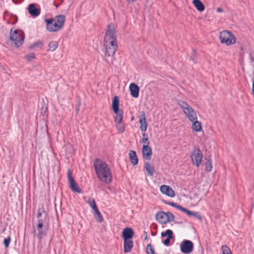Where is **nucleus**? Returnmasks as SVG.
Returning <instances> with one entry per match:
<instances>
[{"mask_svg": "<svg viewBox=\"0 0 254 254\" xmlns=\"http://www.w3.org/2000/svg\"><path fill=\"white\" fill-rule=\"evenodd\" d=\"M94 217L96 220L99 222H102L103 221V218L99 211L98 208L94 210Z\"/></svg>", "mask_w": 254, "mask_h": 254, "instance_id": "nucleus-29", "label": "nucleus"}, {"mask_svg": "<svg viewBox=\"0 0 254 254\" xmlns=\"http://www.w3.org/2000/svg\"><path fill=\"white\" fill-rule=\"evenodd\" d=\"M192 3L198 11L202 12L204 10V5L200 0H193Z\"/></svg>", "mask_w": 254, "mask_h": 254, "instance_id": "nucleus-24", "label": "nucleus"}, {"mask_svg": "<svg viewBox=\"0 0 254 254\" xmlns=\"http://www.w3.org/2000/svg\"><path fill=\"white\" fill-rule=\"evenodd\" d=\"M128 3L132 2L135 1L136 0H127Z\"/></svg>", "mask_w": 254, "mask_h": 254, "instance_id": "nucleus-47", "label": "nucleus"}, {"mask_svg": "<svg viewBox=\"0 0 254 254\" xmlns=\"http://www.w3.org/2000/svg\"><path fill=\"white\" fill-rule=\"evenodd\" d=\"M42 212L45 213V216L46 215V213L45 211L44 210H42V211H41L40 209H38V215H37V218H38V219H42V218H40L42 216Z\"/></svg>", "mask_w": 254, "mask_h": 254, "instance_id": "nucleus-41", "label": "nucleus"}, {"mask_svg": "<svg viewBox=\"0 0 254 254\" xmlns=\"http://www.w3.org/2000/svg\"><path fill=\"white\" fill-rule=\"evenodd\" d=\"M166 203L168 204L173 207H174L180 210H181V209L182 207L181 205H178V204L174 203L173 202H166Z\"/></svg>", "mask_w": 254, "mask_h": 254, "instance_id": "nucleus-39", "label": "nucleus"}, {"mask_svg": "<svg viewBox=\"0 0 254 254\" xmlns=\"http://www.w3.org/2000/svg\"><path fill=\"white\" fill-rule=\"evenodd\" d=\"M177 103L182 109L190 121H193L197 119V117L195 111L187 103L181 100H178Z\"/></svg>", "mask_w": 254, "mask_h": 254, "instance_id": "nucleus-4", "label": "nucleus"}, {"mask_svg": "<svg viewBox=\"0 0 254 254\" xmlns=\"http://www.w3.org/2000/svg\"><path fill=\"white\" fill-rule=\"evenodd\" d=\"M117 35L114 24H110L108 26L105 33L104 42H113L117 43Z\"/></svg>", "mask_w": 254, "mask_h": 254, "instance_id": "nucleus-7", "label": "nucleus"}, {"mask_svg": "<svg viewBox=\"0 0 254 254\" xmlns=\"http://www.w3.org/2000/svg\"><path fill=\"white\" fill-rule=\"evenodd\" d=\"M156 220L160 224H167L166 213L163 211H159L155 215Z\"/></svg>", "mask_w": 254, "mask_h": 254, "instance_id": "nucleus-18", "label": "nucleus"}, {"mask_svg": "<svg viewBox=\"0 0 254 254\" xmlns=\"http://www.w3.org/2000/svg\"><path fill=\"white\" fill-rule=\"evenodd\" d=\"M160 190L162 193L168 196L173 197L175 196V191L169 186L162 185L160 187Z\"/></svg>", "mask_w": 254, "mask_h": 254, "instance_id": "nucleus-13", "label": "nucleus"}, {"mask_svg": "<svg viewBox=\"0 0 254 254\" xmlns=\"http://www.w3.org/2000/svg\"><path fill=\"white\" fill-rule=\"evenodd\" d=\"M217 11L218 12H222L223 11V10L222 8H220V7H218L217 8Z\"/></svg>", "mask_w": 254, "mask_h": 254, "instance_id": "nucleus-45", "label": "nucleus"}, {"mask_svg": "<svg viewBox=\"0 0 254 254\" xmlns=\"http://www.w3.org/2000/svg\"><path fill=\"white\" fill-rule=\"evenodd\" d=\"M25 58L28 61H30L35 58V54L33 53H31L26 55Z\"/></svg>", "mask_w": 254, "mask_h": 254, "instance_id": "nucleus-36", "label": "nucleus"}, {"mask_svg": "<svg viewBox=\"0 0 254 254\" xmlns=\"http://www.w3.org/2000/svg\"><path fill=\"white\" fill-rule=\"evenodd\" d=\"M59 43L57 41H52L49 42L48 45V51L54 52L58 47Z\"/></svg>", "mask_w": 254, "mask_h": 254, "instance_id": "nucleus-27", "label": "nucleus"}, {"mask_svg": "<svg viewBox=\"0 0 254 254\" xmlns=\"http://www.w3.org/2000/svg\"><path fill=\"white\" fill-rule=\"evenodd\" d=\"M87 202L93 210L98 208L94 198H89Z\"/></svg>", "mask_w": 254, "mask_h": 254, "instance_id": "nucleus-30", "label": "nucleus"}, {"mask_svg": "<svg viewBox=\"0 0 254 254\" xmlns=\"http://www.w3.org/2000/svg\"><path fill=\"white\" fill-rule=\"evenodd\" d=\"M142 138L140 140L141 143H143L144 144H147V143L149 142L148 141V137H147V135L144 133L142 134Z\"/></svg>", "mask_w": 254, "mask_h": 254, "instance_id": "nucleus-35", "label": "nucleus"}, {"mask_svg": "<svg viewBox=\"0 0 254 254\" xmlns=\"http://www.w3.org/2000/svg\"><path fill=\"white\" fill-rule=\"evenodd\" d=\"M191 216H193L194 217H196V218H197L200 220H201V219H202V217H201V215L198 212H193Z\"/></svg>", "mask_w": 254, "mask_h": 254, "instance_id": "nucleus-42", "label": "nucleus"}, {"mask_svg": "<svg viewBox=\"0 0 254 254\" xmlns=\"http://www.w3.org/2000/svg\"><path fill=\"white\" fill-rule=\"evenodd\" d=\"M139 124L140 125V129L143 131L146 130L147 124L146 122V118L144 112H142L141 115L139 117Z\"/></svg>", "mask_w": 254, "mask_h": 254, "instance_id": "nucleus-19", "label": "nucleus"}, {"mask_svg": "<svg viewBox=\"0 0 254 254\" xmlns=\"http://www.w3.org/2000/svg\"><path fill=\"white\" fill-rule=\"evenodd\" d=\"M10 241L11 237L10 236H8L4 239L3 244L5 248H7L9 247Z\"/></svg>", "mask_w": 254, "mask_h": 254, "instance_id": "nucleus-37", "label": "nucleus"}, {"mask_svg": "<svg viewBox=\"0 0 254 254\" xmlns=\"http://www.w3.org/2000/svg\"><path fill=\"white\" fill-rule=\"evenodd\" d=\"M112 109L114 113H117L119 110V99L117 96H115L112 101Z\"/></svg>", "mask_w": 254, "mask_h": 254, "instance_id": "nucleus-22", "label": "nucleus"}, {"mask_svg": "<svg viewBox=\"0 0 254 254\" xmlns=\"http://www.w3.org/2000/svg\"><path fill=\"white\" fill-rule=\"evenodd\" d=\"M192 123L191 129L196 132H200L202 130V124L200 122L197 121V119L193 121H190Z\"/></svg>", "mask_w": 254, "mask_h": 254, "instance_id": "nucleus-20", "label": "nucleus"}, {"mask_svg": "<svg viewBox=\"0 0 254 254\" xmlns=\"http://www.w3.org/2000/svg\"><path fill=\"white\" fill-rule=\"evenodd\" d=\"M205 159L206 160V162L205 164V169L207 172H210L213 168L212 162L210 156L208 158H205Z\"/></svg>", "mask_w": 254, "mask_h": 254, "instance_id": "nucleus-28", "label": "nucleus"}, {"mask_svg": "<svg viewBox=\"0 0 254 254\" xmlns=\"http://www.w3.org/2000/svg\"><path fill=\"white\" fill-rule=\"evenodd\" d=\"M166 213V220H167V223L172 222L174 220L175 217L174 215L170 212H167Z\"/></svg>", "mask_w": 254, "mask_h": 254, "instance_id": "nucleus-32", "label": "nucleus"}, {"mask_svg": "<svg viewBox=\"0 0 254 254\" xmlns=\"http://www.w3.org/2000/svg\"><path fill=\"white\" fill-rule=\"evenodd\" d=\"M98 179L106 184L112 181V175L107 164L100 159H95L93 164Z\"/></svg>", "mask_w": 254, "mask_h": 254, "instance_id": "nucleus-1", "label": "nucleus"}, {"mask_svg": "<svg viewBox=\"0 0 254 254\" xmlns=\"http://www.w3.org/2000/svg\"><path fill=\"white\" fill-rule=\"evenodd\" d=\"M29 13L34 17L38 16L40 15L41 12L40 8L37 7L36 5L34 3H31L28 5L27 8Z\"/></svg>", "mask_w": 254, "mask_h": 254, "instance_id": "nucleus-14", "label": "nucleus"}, {"mask_svg": "<svg viewBox=\"0 0 254 254\" xmlns=\"http://www.w3.org/2000/svg\"><path fill=\"white\" fill-rule=\"evenodd\" d=\"M133 246V241L130 240H124V252L125 253L129 252Z\"/></svg>", "mask_w": 254, "mask_h": 254, "instance_id": "nucleus-21", "label": "nucleus"}, {"mask_svg": "<svg viewBox=\"0 0 254 254\" xmlns=\"http://www.w3.org/2000/svg\"><path fill=\"white\" fill-rule=\"evenodd\" d=\"M219 39L222 44H225L227 46L234 44L236 42L234 35L227 30H224L220 33Z\"/></svg>", "mask_w": 254, "mask_h": 254, "instance_id": "nucleus-6", "label": "nucleus"}, {"mask_svg": "<svg viewBox=\"0 0 254 254\" xmlns=\"http://www.w3.org/2000/svg\"><path fill=\"white\" fill-rule=\"evenodd\" d=\"M130 161L131 163L135 165L138 163V158L135 151L130 150L129 153Z\"/></svg>", "mask_w": 254, "mask_h": 254, "instance_id": "nucleus-23", "label": "nucleus"}, {"mask_svg": "<svg viewBox=\"0 0 254 254\" xmlns=\"http://www.w3.org/2000/svg\"><path fill=\"white\" fill-rule=\"evenodd\" d=\"M193 249V244L190 240H185L180 244V249L182 253L186 254L190 253Z\"/></svg>", "mask_w": 254, "mask_h": 254, "instance_id": "nucleus-11", "label": "nucleus"}, {"mask_svg": "<svg viewBox=\"0 0 254 254\" xmlns=\"http://www.w3.org/2000/svg\"><path fill=\"white\" fill-rule=\"evenodd\" d=\"M190 60L191 61H192L194 64H196L197 62L193 58L190 57Z\"/></svg>", "mask_w": 254, "mask_h": 254, "instance_id": "nucleus-46", "label": "nucleus"}, {"mask_svg": "<svg viewBox=\"0 0 254 254\" xmlns=\"http://www.w3.org/2000/svg\"><path fill=\"white\" fill-rule=\"evenodd\" d=\"M180 210L182 211V212L186 213L189 216H191L192 214V213H193V211H189L183 207H182Z\"/></svg>", "mask_w": 254, "mask_h": 254, "instance_id": "nucleus-40", "label": "nucleus"}, {"mask_svg": "<svg viewBox=\"0 0 254 254\" xmlns=\"http://www.w3.org/2000/svg\"><path fill=\"white\" fill-rule=\"evenodd\" d=\"M67 177L69 183V187L71 190L74 192L78 193H81V189L74 181L73 177L72 176V173L70 170H68L67 171Z\"/></svg>", "mask_w": 254, "mask_h": 254, "instance_id": "nucleus-10", "label": "nucleus"}, {"mask_svg": "<svg viewBox=\"0 0 254 254\" xmlns=\"http://www.w3.org/2000/svg\"><path fill=\"white\" fill-rule=\"evenodd\" d=\"M161 236L162 237L167 236V238L163 241V244L165 246H168L170 244V240L173 239V232L170 229L167 230L164 232H162Z\"/></svg>", "mask_w": 254, "mask_h": 254, "instance_id": "nucleus-15", "label": "nucleus"}, {"mask_svg": "<svg viewBox=\"0 0 254 254\" xmlns=\"http://www.w3.org/2000/svg\"><path fill=\"white\" fill-rule=\"evenodd\" d=\"M143 235L144 236V240H147V232L144 231L143 232Z\"/></svg>", "mask_w": 254, "mask_h": 254, "instance_id": "nucleus-44", "label": "nucleus"}, {"mask_svg": "<svg viewBox=\"0 0 254 254\" xmlns=\"http://www.w3.org/2000/svg\"><path fill=\"white\" fill-rule=\"evenodd\" d=\"M79 110V108H78L77 109H76V112H77V111Z\"/></svg>", "mask_w": 254, "mask_h": 254, "instance_id": "nucleus-48", "label": "nucleus"}, {"mask_svg": "<svg viewBox=\"0 0 254 254\" xmlns=\"http://www.w3.org/2000/svg\"><path fill=\"white\" fill-rule=\"evenodd\" d=\"M146 252L147 254H154V250L152 245L150 244L147 245L146 247Z\"/></svg>", "mask_w": 254, "mask_h": 254, "instance_id": "nucleus-34", "label": "nucleus"}, {"mask_svg": "<svg viewBox=\"0 0 254 254\" xmlns=\"http://www.w3.org/2000/svg\"><path fill=\"white\" fill-rule=\"evenodd\" d=\"M43 45V43L42 42L38 41L37 42L35 43L33 45H31L30 47V48L32 49L35 48V47H42Z\"/></svg>", "mask_w": 254, "mask_h": 254, "instance_id": "nucleus-38", "label": "nucleus"}, {"mask_svg": "<svg viewBox=\"0 0 254 254\" xmlns=\"http://www.w3.org/2000/svg\"><path fill=\"white\" fill-rule=\"evenodd\" d=\"M144 168L150 176H153L155 172L154 167L150 165L149 162H146L144 164Z\"/></svg>", "mask_w": 254, "mask_h": 254, "instance_id": "nucleus-25", "label": "nucleus"}, {"mask_svg": "<svg viewBox=\"0 0 254 254\" xmlns=\"http://www.w3.org/2000/svg\"><path fill=\"white\" fill-rule=\"evenodd\" d=\"M149 142L147 144H144L142 147V153L144 159L150 160L152 155V151L151 147L149 146Z\"/></svg>", "mask_w": 254, "mask_h": 254, "instance_id": "nucleus-12", "label": "nucleus"}, {"mask_svg": "<svg viewBox=\"0 0 254 254\" xmlns=\"http://www.w3.org/2000/svg\"><path fill=\"white\" fill-rule=\"evenodd\" d=\"M133 231L131 228L127 227L123 230L122 235L124 240H127L131 239L133 236Z\"/></svg>", "mask_w": 254, "mask_h": 254, "instance_id": "nucleus-17", "label": "nucleus"}, {"mask_svg": "<svg viewBox=\"0 0 254 254\" xmlns=\"http://www.w3.org/2000/svg\"><path fill=\"white\" fill-rule=\"evenodd\" d=\"M104 47L105 48L104 58L105 61L108 63H113L115 53L118 48L117 43L104 42Z\"/></svg>", "mask_w": 254, "mask_h": 254, "instance_id": "nucleus-3", "label": "nucleus"}, {"mask_svg": "<svg viewBox=\"0 0 254 254\" xmlns=\"http://www.w3.org/2000/svg\"><path fill=\"white\" fill-rule=\"evenodd\" d=\"M24 37V34L22 31L18 30L13 31V28L11 29L9 40L13 43L15 47L18 48L22 45Z\"/></svg>", "mask_w": 254, "mask_h": 254, "instance_id": "nucleus-5", "label": "nucleus"}, {"mask_svg": "<svg viewBox=\"0 0 254 254\" xmlns=\"http://www.w3.org/2000/svg\"><path fill=\"white\" fill-rule=\"evenodd\" d=\"M252 94L254 97V76L252 78Z\"/></svg>", "mask_w": 254, "mask_h": 254, "instance_id": "nucleus-43", "label": "nucleus"}, {"mask_svg": "<svg viewBox=\"0 0 254 254\" xmlns=\"http://www.w3.org/2000/svg\"><path fill=\"white\" fill-rule=\"evenodd\" d=\"M44 219H39L38 224L36 227H33V234L39 241H41L47 234V231L43 229Z\"/></svg>", "mask_w": 254, "mask_h": 254, "instance_id": "nucleus-8", "label": "nucleus"}, {"mask_svg": "<svg viewBox=\"0 0 254 254\" xmlns=\"http://www.w3.org/2000/svg\"><path fill=\"white\" fill-rule=\"evenodd\" d=\"M129 89L131 96L134 98H137L139 96V87L134 83H132L129 85Z\"/></svg>", "mask_w": 254, "mask_h": 254, "instance_id": "nucleus-16", "label": "nucleus"}, {"mask_svg": "<svg viewBox=\"0 0 254 254\" xmlns=\"http://www.w3.org/2000/svg\"><path fill=\"white\" fill-rule=\"evenodd\" d=\"M191 160L193 165L197 167L200 166L202 163V153L198 148H195L190 156Z\"/></svg>", "mask_w": 254, "mask_h": 254, "instance_id": "nucleus-9", "label": "nucleus"}, {"mask_svg": "<svg viewBox=\"0 0 254 254\" xmlns=\"http://www.w3.org/2000/svg\"><path fill=\"white\" fill-rule=\"evenodd\" d=\"M116 127L120 133L124 132L125 130V127L123 122L120 124L116 123Z\"/></svg>", "mask_w": 254, "mask_h": 254, "instance_id": "nucleus-31", "label": "nucleus"}, {"mask_svg": "<svg viewBox=\"0 0 254 254\" xmlns=\"http://www.w3.org/2000/svg\"><path fill=\"white\" fill-rule=\"evenodd\" d=\"M222 254H232L230 248L226 245H223L221 247Z\"/></svg>", "mask_w": 254, "mask_h": 254, "instance_id": "nucleus-33", "label": "nucleus"}, {"mask_svg": "<svg viewBox=\"0 0 254 254\" xmlns=\"http://www.w3.org/2000/svg\"><path fill=\"white\" fill-rule=\"evenodd\" d=\"M115 114H116V116L114 118L115 123H122L123 118V112L122 110H120L117 113Z\"/></svg>", "mask_w": 254, "mask_h": 254, "instance_id": "nucleus-26", "label": "nucleus"}, {"mask_svg": "<svg viewBox=\"0 0 254 254\" xmlns=\"http://www.w3.org/2000/svg\"><path fill=\"white\" fill-rule=\"evenodd\" d=\"M65 20L64 15H58L54 18L45 19L46 29L49 32H57L62 28Z\"/></svg>", "mask_w": 254, "mask_h": 254, "instance_id": "nucleus-2", "label": "nucleus"}]
</instances>
